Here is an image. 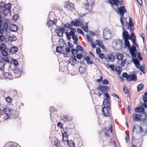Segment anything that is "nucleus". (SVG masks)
I'll return each instance as SVG.
<instances>
[{"mask_svg": "<svg viewBox=\"0 0 147 147\" xmlns=\"http://www.w3.org/2000/svg\"><path fill=\"white\" fill-rule=\"evenodd\" d=\"M146 114H143V116L141 114L140 115L134 114L133 115V118L135 121H140L144 122L146 120Z\"/></svg>", "mask_w": 147, "mask_h": 147, "instance_id": "nucleus-1", "label": "nucleus"}, {"mask_svg": "<svg viewBox=\"0 0 147 147\" xmlns=\"http://www.w3.org/2000/svg\"><path fill=\"white\" fill-rule=\"evenodd\" d=\"M2 21L1 20V17L0 15V35H2V34L4 33V30L6 31L8 25L7 23H4L3 26L2 28Z\"/></svg>", "mask_w": 147, "mask_h": 147, "instance_id": "nucleus-2", "label": "nucleus"}, {"mask_svg": "<svg viewBox=\"0 0 147 147\" xmlns=\"http://www.w3.org/2000/svg\"><path fill=\"white\" fill-rule=\"evenodd\" d=\"M131 55L133 57H136L137 52L136 48L134 45H132L131 47H129L128 49Z\"/></svg>", "mask_w": 147, "mask_h": 147, "instance_id": "nucleus-3", "label": "nucleus"}, {"mask_svg": "<svg viewBox=\"0 0 147 147\" xmlns=\"http://www.w3.org/2000/svg\"><path fill=\"white\" fill-rule=\"evenodd\" d=\"M127 80L128 81H136L137 80L136 75L135 74H132L131 75H129L127 78Z\"/></svg>", "mask_w": 147, "mask_h": 147, "instance_id": "nucleus-4", "label": "nucleus"}, {"mask_svg": "<svg viewBox=\"0 0 147 147\" xmlns=\"http://www.w3.org/2000/svg\"><path fill=\"white\" fill-rule=\"evenodd\" d=\"M118 11L121 16H123L124 13L127 12V10L124 6H120L118 8Z\"/></svg>", "mask_w": 147, "mask_h": 147, "instance_id": "nucleus-5", "label": "nucleus"}, {"mask_svg": "<svg viewBox=\"0 0 147 147\" xmlns=\"http://www.w3.org/2000/svg\"><path fill=\"white\" fill-rule=\"evenodd\" d=\"M97 89L98 90H101L102 92H108L109 90V88L107 86H99V88H97Z\"/></svg>", "mask_w": 147, "mask_h": 147, "instance_id": "nucleus-6", "label": "nucleus"}, {"mask_svg": "<svg viewBox=\"0 0 147 147\" xmlns=\"http://www.w3.org/2000/svg\"><path fill=\"white\" fill-rule=\"evenodd\" d=\"M139 128V132L142 134L144 133V134H143V135L145 134L147 131V125L144 124L142 127H140Z\"/></svg>", "mask_w": 147, "mask_h": 147, "instance_id": "nucleus-7", "label": "nucleus"}, {"mask_svg": "<svg viewBox=\"0 0 147 147\" xmlns=\"http://www.w3.org/2000/svg\"><path fill=\"white\" fill-rule=\"evenodd\" d=\"M0 110H3V111L6 115H10L13 112L12 110L7 107L3 109L1 107H0Z\"/></svg>", "mask_w": 147, "mask_h": 147, "instance_id": "nucleus-8", "label": "nucleus"}, {"mask_svg": "<svg viewBox=\"0 0 147 147\" xmlns=\"http://www.w3.org/2000/svg\"><path fill=\"white\" fill-rule=\"evenodd\" d=\"M65 31V28H60L59 29L55 30V32L59 36H62L63 35V32Z\"/></svg>", "mask_w": 147, "mask_h": 147, "instance_id": "nucleus-9", "label": "nucleus"}, {"mask_svg": "<svg viewBox=\"0 0 147 147\" xmlns=\"http://www.w3.org/2000/svg\"><path fill=\"white\" fill-rule=\"evenodd\" d=\"M50 15H49V16L48 17V20L47 23V25L48 26H51L53 24H55L57 22V20L56 19H54L53 21H52L51 20H49V18L50 17Z\"/></svg>", "mask_w": 147, "mask_h": 147, "instance_id": "nucleus-10", "label": "nucleus"}, {"mask_svg": "<svg viewBox=\"0 0 147 147\" xmlns=\"http://www.w3.org/2000/svg\"><path fill=\"white\" fill-rule=\"evenodd\" d=\"M103 104L104 107L103 108H109L111 105V104L110 101L108 99L105 98L103 101Z\"/></svg>", "mask_w": 147, "mask_h": 147, "instance_id": "nucleus-11", "label": "nucleus"}, {"mask_svg": "<svg viewBox=\"0 0 147 147\" xmlns=\"http://www.w3.org/2000/svg\"><path fill=\"white\" fill-rule=\"evenodd\" d=\"M66 3H65V7L67 8L68 9L70 10H72L74 9V5L73 4L71 3H68L66 2Z\"/></svg>", "mask_w": 147, "mask_h": 147, "instance_id": "nucleus-12", "label": "nucleus"}, {"mask_svg": "<svg viewBox=\"0 0 147 147\" xmlns=\"http://www.w3.org/2000/svg\"><path fill=\"white\" fill-rule=\"evenodd\" d=\"M143 100L144 102V103L141 102L140 105L141 107H144L147 109V96H144L143 97Z\"/></svg>", "mask_w": 147, "mask_h": 147, "instance_id": "nucleus-13", "label": "nucleus"}, {"mask_svg": "<svg viewBox=\"0 0 147 147\" xmlns=\"http://www.w3.org/2000/svg\"><path fill=\"white\" fill-rule=\"evenodd\" d=\"M122 36L124 40L131 39L130 35L126 31H125L123 32Z\"/></svg>", "mask_w": 147, "mask_h": 147, "instance_id": "nucleus-14", "label": "nucleus"}, {"mask_svg": "<svg viewBox=\"0 0 147 147\" xmlns=\"http://www.w3.org/2000/svg\"><path fill=\"white\" fill-rule=\"evenodd\" d=\"M132 60L134 63L135 64L136 67L137 69H139L140 66L139 64L140 63V61L136 59H134L133 57L132 58Z\"/></svg>", "mask_w": 147, "mask_h": 147, "instance_id": "nucleus-15", "label": "nucleus"}, {"mask_svg": "<svg viewBox=\"0 0 147 147\" xmlns=\"http://www.w3.org/2000/svg\"><path fill=\"white\" fill-rule=\"evenodd\" d=\"M110 34L109 32L107 31H103V37L106 40H108L110 37Z\"/></svg>", "mask_w": 147, "mask_h": 147, "instance_id": "nucleus-16", "label": "nucleus"}, {"mask_svg": "<svg viewBox=\"0 0 147 147\" xmlns=\"http://www.w3.org/2000/svg\"><path fill=\"white\" fill-rule=\"evenodd\" d=\"M135 111L136 112H140L142 113V114L143 116V114H145L144 113V108L141 107H136L135 108Z\"/></svg>", "mask_w": 147, "mask_h": 147, "instance_id": "nucleus-17", "label": "nucleus"}, {"mask_svg": "<svg viewBox=\"0 0 147 147\" xmlns=\"http://www.w3.org/2000/svg\"><path fill=\"white\" fill-rule=\"evenodd\" d=\"M102 112L103 115L105 117H108L109 115V113L108 108H102Z\"/></svg>", "mask_w": 147, "mask_h": 147, "instance_id": "nucleus-18", "label": "nucleus"}, {"mask_svg": "<svg viewBox=\"0 0 147 147\" xmlns=\"http://www.w3.org/2000/svg\"><path fill=\"white\" fill-rule=\"evenodd\" d=\"M18 29L17 26L15 24H11L10 27V30L12 32L16 31Z\"/></svg>", "mask_w": 147, "mask_h": 147, "instance_id": "nucleus-19", "label": "nucleus"}, {"mask_svg": "<svg viewBox=\"0 0 147 147\" xmlns=\"http://www.w3.org/2000/svg\"><path fill=\"white\" fill-rule=\"evenodd\" d=\"M18 51V48L15 47H13L10 49L9 53L12 54H15Z\"/></svg>", "mask_w": 147, "mask_h": 147, "instance_id": "nucleus-20", "label": "nucleus"}, {"mask_svg": "<svg viewBox=\"0 0 147 147\" xmlns=\"http://www.w3.org/2000/svg\"><path fill=\"white\" fill-rule=\"evenodd\" d=\"M83 59L85 60L88 64H93V62L90 60V58L88 56L84 57Z\"/></svg>", "mask_w": 147, "mask_h": 147, "instance_id": "nucleus-21", "label": "nucleus"}, {"mask_svg": "<svg viewBox=\"0 0 147 147\" xmlns=\"http://www.w3.org/2000/svg\"><path fill=\"white\" fill-rule=\"evenodd\" d=\"M3 78L5 79L12 80V76L9 73H5V74H3Z\"/></svg>", "mask_w": 147, "mask_h": 147, "instance_id": "nucleus-22", "label": "nucleus"}, {"mask_svg": "<svg viewBox=\"0 0 147 147\" xmlns=\"http://www.w3.org/2000/svg\"><path fill=\"white\" fill-rule=\"evenodd\" d=\"M13 72L16 74L15 75L16 77L18 78L20 77V72H19L18 68H15L13 70Z\"/></svg>", "mask_w": 147, "mask_h": 147, "instance_id": "nucleus-23", "label": "nucleus"}, {"mask_svg": "<svg viewBox=\"0 0 147 147\" xmlns=\"http://www.w3.org/2000/svg\"><path fill=\"white\" fill-rule=\"evenodd\" d=\"M115 43L116 46H118L120 47H122L123 46V43L121 40H117L115 41Z\"/></svg>", "mask_w": 147, "mask_h": 147, "instance_id": "nucleus-24", "label": "nucleus"}, {"mask_svg": "<svg viewBox=\"0 0 147 147\" xmlns=\"http://www.w3.org/2000/svg\"><path fill=\"white\" fill-rule=\"evenodd\" d=\"M107 59H108L110 61L113 62L114 61L115 57L113 55L111 54L107 55Z\"/></svg>", "mask_w": 147, "mask_h": 147, "instance_id": "nucleus-25", "label": "nucleus"}, {"mask_svg": "<svg viewBox=\"0 0 147 147\" xmlns=\"http://www.w3.org/2000/svg\"><path fill=\"white\" fill-rule=\"evenodd\" d=\"M1 7H4V10H10L11 4L10 3H8L6 5H4L3 6H2L1 5Z\"/></svg>", "mask_w": 147, "mask_h": 147, "instance_id": "nucleus-26", "label": "nucleus"}, {"mask_svg": "<svg viewBox=\"0 0 147 147\" xmlns=\"http://www.w3.org/2000/svg\"><path fill=\"white\" fill-rule=\"evenodd\" d=\"M67 144L69 147H74L75 146L74 142L73 140H68L67 141Z\"/></svg>", "mask_w": 147, "mask_h": 147, "instance_id": "nucleus-27", "label": "nucleus"}, {"mask_svg": "<svg viewBox=\"0 0 147 147\" xmlns=\"http://www.w3.org/2000/svg\"><path fill=\"white\" fill-rule=\"evenodd\" d=\"M96 44L102 48H105L104 46L102 44V42L99 40H96Z\"/></svg>", "mask_w": 147, "mask_h": 147, "instance_id": "nucleus-28", "label": "nucleus"}, {"mask_svg": "<svg viewBox=\"0 0 147 147\" xmlns=\"http://www.w3.org/2000/svg\"><path fill=\"white\" fill-rule=\"evenodd\" d=\"M63 140L64 141L66 142L68 140V135L66 132H65L62 134Z\"/></svg>", "mask_w": 147, "mask_h": 147, "instance_id": "nucleus-29", "label": "nucleus"}, {"mask_svg": "<svg viewBox=\"0 0 147 147\" xmlns=\"http://www.w3.org/2000/svg\"><path fill=\"white\" fill-rule=\"evenodd\" d=\"M94 3V0H87V3L90 7L93 6Z\"/></svg>", "mask_w": 147, "mask_h": 147, "instance_id": "nucleus-30", "label": "nucleus"}, {"mask_svg": "<svg viewBox=\"0 0 147 147\" xmlns=\"http://www.w3.org/2000/svg\"><path fill=\"white\" fill-rule=\"evenodd\" d=\"M5 62L3 61H0V70L3 71L4 69Z\"/></svg>", "mask_w": 147, "mask_h": 147, "instance_id": "nucleus-31", "label": "nucleus"}, {"mask_svg": "<svg viewBox=\"0 0 147 147\" xmlns=\"http://www.w3.org/2000/svg\"><path fill=\"white\" fill-rule=\"evenodd\" d=\"M125 42L124 45L125 46V47H128V49L129 48V47H130V43L129 41H128V39L124 40Z\"/></svg>", "mask_w": 147, "mask_h": 147, "instance_id": "nucleus-32", "label": "nucleus"}, {"mask_svg": "<svg viewBox=\"0 0 147 147\" xmlns=\"http://www.w3.org/2000/svg\"><path fill=\"white\" fill-rule=\"evenodd\" d=\"M121 70L122 68L120 66H117L116 69V71L118 75H119L121 74Z\"/></svg>", "mask_w": 147, "mask_h": 147, "instance_id": "nucleus-33", "label": "nucleus"}, {"mask_svg": "<svg viewBox=\"0 0 147 147\" xmlns=\"http://www.w3.org/2000/svg\"><path fill=\"white\" fill-rule=\"evenodd\" d=\"M79 72L82 74L84 73L86 71L85 68L81 66L79 68Z\"/></svg>", "mask_w": 147, "mask_h": 147, "instance_id": "nucleus-34", "label": "nucleus"}, {"mask_svg": "<svg viewBox=\"0 0 147 147\" xmlns=\"http://www.w3.org/2000/svg\"><path fill=\"white\" fill-rule=\"evenodd\" d=\"M63 49L59 47H57L56 48V51L57 52L59 53H62L63 52Z\"/></svg>", "mask_w": 147, "mask_h": 147, "instance_id": "nucleus-35", "label": "nucleus"}, {"mask_svg": "<svg viewBox=\"0 0 147 147\" xmlns=\"http://www.w3.org/2000/svg\"><path fill=\"white\" fill-rule=\"evenodd\" d=\"M9 39L11 42L12 41H14L16 40V38L15 36L12 35L9 36Z\"/></svg>", "mask_w": 147, "mask_h": 147, "instance_id": "nucleus-36", "label": "nucleus"}, {"mask_svg": "<svg viewBox=\"0 0 147 147\" xmlns=\"http://www.w3.org/2000/svg\"><path fill=\"white\" fill-rule=\"evenodd\" d=\"M116 56L119 60H122L123 57V55L122 53L117 54Z\"/></svg>", "mask_w": 147, "mask_h": 147, "instance_id": "nucleus-37", "label": "nucleus"}, {"mask_svg": "<svg viewBox=\"0 0 147 147\" xmlns=\"http://www.w3.org/2000/svg\"><path fill=\"white\" fill-rule=\"evenodd\" d=\"M6 49V47L4 44H2L0 45V51H2L5 50Z\"/></svg>", "mask_w": 147, "mask_h": 147, "instance_id": "nucleus-38", "label": "nucleus"}, {"mask_svg": "<svg viewBox=\"0 0 147 147\" xmlns=\"http://www.w3.org/2000/svg\"><path fill=\"white\" fill-rule=\"evenodd\" d=\"M144 85L143 84H139L137 86V91L139 92L143 88Z\"/></svg>", "mask_w": 147, "mask_h": 147, "instance_id": "nucleus-39", "label": "nucleus"}, {"mask_svg": "<svg viewBox=\"0 0 147 147\" xmlns=\"http://www.w3.org/2000/svg\"><path fill=\"white\" fill-rule=\"evenodd\" d=\"M81 25L80 26H82V28L83 30L86 32H88V26H84L82 24H80Z\"/></svg>", "mask_w": 147, "mask_h": 147, "instance_id": "nucleus-40", "label": "nucleus"}, {"mask_svg": "<svg viewBox=\"0 0 147 147\" xmlns=\"http://www.w3.org/2000/svg\"><path fill=\"white\" fill-rule=\"evenodd\" d=\"M3 60L7 62H9L10 61L9 59L8 58V57H7V56H3L2 57Z\"/></svg>", "mask_w": 147, "mask_h": 147, "instance_id": "nucleus-41", "label": "nucleus"}, {"mask_svg": "<svg viewBox=\"0 0 147 147\" xmlns=\"http://www.w3.org/2000/svg\"><path fill=\"white\" fill-rule=\"evenodd\" d=\"M102 83L104 85H107L109 84V82L107 80L104 79L102 80Z\"/></svg>", "mask_w": 147, "mask_h": 147, "instance_id": "nucleus-42", "label": "nucleus"}, {"mask_svg": "<svg viewBox=\"0 0 147 147\" xmlns=\"http://www.w3.org/2000/svg\"><path fill=\"white\" fill-rule=\"evenodd\" d=\"M5 100L8 103H10L12 102V99L10 97L8 96L6 98Z\"/></svg>", "mask_w": 147, "mask_h": 147, "instance_id": "nucleus-43", "label": "nucleus"}, {"mask_svg": "<svg viewBox=\"0 0 147 147\" xmlns=\"http://www.w3.org/2000/svg\"><path fill=\"white\" fill-rule=\"evenodd\" d=\"M99 57L101 59H107V58L105 57V54L103 53H100L99 54Z\"/></svg>", "mask_w": 147, "mask_h": 147, "instance_id": "nucleus-44", "label": "nucleus"}, {"mask_svg": "<svg viewBox=\"0 0 147 147\" xmlns=\"http://www.w3.org/2000/svg\"><path fill=\"white\" fill-rule=\"evenodd\" d=\"M76 49L79 51H83V48L81 46L79 45H77L76 46Z\"/></svg>", "mask_w": 147, "mask_h": 147, "instance_id": "nucleus-45", "label": "nucleus"}, {"mask_svg": "<svg viewBox=\"0 0 147 147\" xmlns=\"http://www.w3.org/2000/svg\"><path fill=\"white\" fill-rule=\"evenodd\" d=\"M60 42H61L62 43V45H61V43L60 44V46L61 47H65V46H66V45L65 44V42L63 41V40L61 39L60 40Z\"/></svg>", "mask_w": 147, "mask_h": 147, "instance_id": "nucleus-46", "label": "nucleus"}, {"mask_svg": "<svg viewBox=\"0 0 147 147\" xmlns=\"http://www.w3.org/2000/svg\"><path fill=\"white\" fill-rule=\"evenodd\" d=\"M123 90L124 92L127 94L128 93L129 91L127 88L125 86H123Z\"/></svg>", "mask_w": 147, "mask_h": 147, "instance_id": "nucleus-47", "label": "nucleus"}, {"mask_svg": "<svg viewBox=\"0 0 147 147\" xmlns=\"http://www.w3.org/2000/svg\"><path fill=\"white\" fill-rule=\"evenodd\" d=\"M55 145L57 147H60L61 146V144L60 142H58V141H54Z\"/></svg>", "mask_w": 147, "mask_h": 147, "instance_id": "nucleus-48", "label": "nucleus"}, {"mask_svg": "<svg viewBox=\"0 0 147 147\" xmlns=\"http://www.w3.org/2000/svg\"><path fill=\"white\" fill-rule=\"evenodd\" d=\"M11 11L9 10H4V13L6 15H7V14H10Z\"/></svg>", "mask_w": 147, "mask_h": 147, "instance_id": "nucleus-49", "label": "nucleus"}, {"mask_svg": "<svg viewBox=\"0 0 147 147\" xmlns=\"http://www.w3.org/2000/svg\"><path fill=\"white\" fill-rule=\"evenodd\" d=\"M77 59H81L82 58V55L80 53H78L76 55Z\"/></svg>", "mask_w": 147, "mask_h": 147, "instance_id": "nucleus-50", "label": "nucleus"}, {"mask_svg": "<svg viewBox=\"0 0 147 147\" xmlns=\"http://www.w3.org/2000/svg\"><path fill=\"white\" fill-rule=\"evenodd\" d=\"M87 38L88 41L90 42H91L93 41V39L92 38L89 36L88 35H87Z\"/></svg>", "mask_w": 147, "mask_h": 147, "instance_id": "nucleus-51", "label": "nucleus"}, {"mask_svg": "<svg viewBox=\"0 0 147 147\" xmlns=\"http://www.w3.org/2000/svg\"><path fill=\"white\" fill-rule=\"evenodd\" d=\"M1 51V54L3 55V56H7L8 55V53L7 51L5 50L3 51Z\"/></svg>", "mask_w": 147, "mask_h": 147, "instance_id": "nucleus-52", "label": "nucleus"}, {"mask_svg": "<svg viewBox=\"0 0 147 147\" xmlns=\"http://www.w3.org/2000/svg\"><path fill=\"white\" fill-rule=\"evenodd\" d=\"M101 52L100 48L99 47H97L96 49V52L97 54H100Z\"/></svg>", "mask_w": 147, "mask_h": 147, "instance_id": "nucleus-53", "label": "nucleus"}, {"mask_svg": "<svg viewBox=\"0 0 147 147\" xmlns=\"http://www.w3.org/2000/svg\"><path fill=\"white\" fill-rule=\"evenodd\" d=\"M12 62L13 63V64L15 65V66H16L18 65V62L17 60L14 59L12 61Z\"/></svg>", "mask_w": 147, "mask_h": 147, "instance_id": "nucleus-54", "label": "nucleus"}, {"mask_svg": "<svg viewBox=\"0 0 147 147\" xmlns=\"http://www.w3.org/2000/svg\"><path fill=\"white\" fill-rule=\"evenodd\" d=\"M105 96L106 98L108 99H110V97L108 93H104Z\"/></svg>", "mask_w": 147, "mask_h": 147, "instance_id": "nucleus-55", "label": "nucleus"}, {"mask_svg": "<svg viewBox=\"0 0 147 147\" xmlns=\"http://www.w3.org/2000/svg\"><path fill=\"white\" fill-rule=\"evenodd\" d=\"M126 61V60L125 59L121 61V65L122 67H124L125 65V64Z\"/></svg>", "mask_w": 147, "mask_h": 147, "instance_id": "nucleus-56", "label": "nucleus"}, {"mask_svg": "<svg viewBox=\"0 0 147 147\" xmlns=\"http://www.w3.org/2000/svg\"><path fill=\"white\" fill-rule=\"evenodd\" d=\"M78 52V51L75 49H72V55H75Z\"/></svg>", "mask_w": 147, "mask_h": 147, "instance_id": "nucleus-57", "label": "nucleus"}, {"mask_svg": "<svg viewBox=\"0 0 147 147\" xmlns=\"http://www.w3.org/2000/svg\"><path fill=\"white\" fill-rule=\"evenodd\" d=\"M122 76L123 77L126 78V79H127V77L128 75L126 72H123L122 74Z\"/></svg>", "mask_w": 147, "mask_h": 147, "instance_id": "nucleus-58", "label": "nucleus"}, {"mask_svg": "<svg viewBox=\"0 0 147 147\" xmlns=\"http://www.w3.org/2000/svg\"><path fill=\"white\" fill-rule=\"evenodd\" d=\"M137 56L138 58L141 61H142V59L141 57V55L140 53V52H138L137 54Z\"/></svg>", "mask_w": 147, "mask_h": 147, "instance_id": "nucleus-59", "label": "nucleus"}, {"mask_svg": "<svg viewBox=\"0 0 147 147\" xmlns=\"http://www.w3.org/2000/svg\"><path fill=\"white\" fill-rule=\"evenodd\" d=\"M107 67L108 68H110L111 69V70L113 71H114V66L113 65H110L109 67H108L107 66Z\"/></svg>", "mask_w": 147, "mask_h": 147, "instance_id": "nucleus-60", "label": "nucleus"}, {"mask_svg": "<svg viewBox=\"0 0 147 147\" xmlns=\"http://www.w3.org/2000/svg\"><path fill=\"white\" fill-rule=\"evenodd\" d=\"M123 16H121L120 17V21L121 23L122 24V25L123 26L124 25V22L123 20Z\"/></svg>", "mask_w": 147, "mask_h": 147, "instance_id": "nucleus-61", "label": "nucleus"}, {"mask_svg": "<svg viewBox=\"0 0 147 147\" xmlns=\"http://www.w3.org/2000/svg\"><path fill=\"white\" fill-rule=\"evenodd\" d=\"M64 26L67 28H70L71 25L67 23L64 25Z\"/></svg>", "mask_w": 147, "mask_h": 147, "instance_id": "nucleus-62", "label": "nucleus"}, {"mask_svg": "<svg viewBox=\"0 0 147 147\" xmlns=\"http://www.w3.org/2000/svg\"><path fill=\"white\" fill-rule=\"evenodd\" d=\"M72 39L74 40H78V37L77 36L74 35L73 36H72Z\"/></svg>", "mask_w": 147, "mask_h": 147, "instance_id": "nucleus-63", "label": "nucleus"}, {"mask_svg": "<svg viewBox=\"0 0 147 147\" xmlns=\"http://www.w3.org/2000/svg\"><path fill=\"white\" fill-rule=\"evenodd\" d=\"M62 119L65 120V121H67L68 120V117L66 115H63L62 117Z\"/></svg>", "mask_w": 147, "mask_h": 147, "instance_id": "nucleus-64", "label": "nucleus"}]
</instances>
